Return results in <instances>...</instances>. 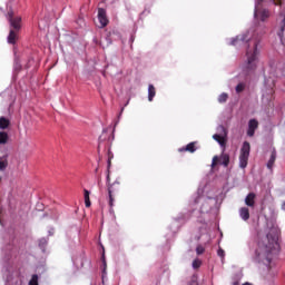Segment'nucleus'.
I'll use <instances>...</instances> for the list:
<instances>
[{
	"label": "nucleus",
	"mask_w": 285,
	"mask_h": 285,
	"mask_svg": "<svg viewBox=\"0 0 285 285\" xmlns=\"http://www.w3.org/2000/svg\"><path fill=\"white\" fill-rule=\"evenodd\" d=\"M248 41L252 43V49H248L246 53L247 61L244 66V70H246V72L257 68V43L259 40H257V37L250 36V32H247L243 36L233 38L230 42V46H242V43H248Z\"/></svg>",
	"instance_id": "1"
},
{
	"label": "nucleus",
	"mask_w": 285,
	"mask_h": 285,
	"mask_svg": "<svg viewBox=\"0 0 285 285\" xmlns=\"http://www.w3.org/2000/svg\"><path fill=\"white\" fill-rule=\"evenodd\" d=\"M278 239L279 228H277V226H272L267 233L268 245H266L264 249L256 250V255L259 257V259H267V262H271L268 254L273 250V248H275V246H277Z\"/></svg>",
	"instance_id": "2"
},
{
	"label": "nucleus",
	"mask_w": 285,
	"mask_h": 285,
	"mask_svg": "<svg viewBox=\"0 0 285 285\" xmlns=\"http://www.w3.org/2000/svg\"><path fill=\"white\" fill-rule=\"evenodd\" d=\"M248 157H250V142L244 141L238 157V166L243 170L248 166Z\"/></svg>",
	"instance_id": "3"
},
{
	"label": "nucleus",
	"mask_w": 285,
	"mask_h": 285,
	"mask_svg": "<svg viewBox=\"0 0 285 285\" xmlns=\"http://www.w3.org/2000/svg\"><path fill=\"white\" fill-rule=\"evenodd\" d=\"M264 0H257L255 3V11H254V17L256 21H266L268 17H271V11L264 9L259 10V3H262Z\"/></svg>",
	"instance_id": "4"
},
{
	"label": "nucleus",
	"mask_w": 285,
	"mask_h": 285,
	"mask_svg": "<svg viewBox=\"0 0 285 285\" xmlns=\"http://www.w3.org/2000/svg\"><path fill=\"white\" fill-rule=\"evenodd\" d=\"M217 132L218 134L213 136V139H215V141H217L222 148H224L226 146V137H228V131H226V128L220 125L217 127Z\"/></svg>",
	"instance_id": "5"
},
{
	"label": "nucleus",
	"mask_w": 285,
	"mask_h": 285,
	"mask_svg": "<svg viewBox=\"0 0 285 285\" xmlns=\"http://www.w3.org/2000/svg\"><path fill=\"white\" fill-rule=\"evenodd\" d=\"M8 20L13 30H21V17L13 18L12 13L9 12Z\"/></svg>",
	"instance_id": "6"
},
{
	"label": "nucleus",
	"mask_w": 285,
	"mask_h": 285,
	"mask_svg": "<svg viewBox=\"0 0 285 285\" xmlns=\"http://www.w3.org/2000/svg\"><path fill=\"white\" fill-rule=\"evenodd\" d=\"M257 128H259V121H257V119H250L248 121V130H247L248 137H254L255 136V130Z\"/></svg>",
	"instance_id": "7"
},
{
	"label": "nucleus",
	"mask_w": 285,
	"mask_h": 285,
	"mask_svg": "<svg viewBox=\"0 0 285 285\" xmlns=\"http://www.w3.org/2000/svg\"><path fill=\"white\" fill-rule=\"evenodd\" d=\"M98 21L100 23V28H106V26H108V17H106V9L98 10Z\"/></svg>",
	"instance_id": "8"
},
{
	"label": "nucleus",
	"mask_w": 285,
	"mask_h": 285,
	"mask_svg": "<svg viewBox=\"0 0 285 285\" xmlns=\"http://www.w3.org/2000/svg\"><path fill=\"white\" fill-rule=\"evenodd\" d=\"M255 193H249L246 198H245V204L246 206H248L249 208H254L255 207Z\"/></svg>",
	"instance_id": "9"
},
{
	"label": "nucleus",
	"mask_w": 285,
	"mask_h": 285,
	"mask_svg": "<svg viewBox=\"0 0 285 285\" xmlns=\"http://www.w3.org/2000/svg\"><path fill=\"white\" fill-rule=\"evenodd\" d=\"M239 217L243 222H248V219H250V212L248 210V207H242L239 209Z\"/></svg>",
	"instance_id": "10"
},
{
	"label": "nucleus",
	"mask_w": 285,
	"mask_h": 285,
	"mask_svg": "<svg viewBox=\"0 0 285 285\" xmlns=\"http://www.w3.org/2000/svg\"><path fill=\"white\" fill-rule=\"evenodd\" d=\"M282 21L279 23V31L277 32L278 37H279V40H281V43H283L284 41V30H285V16L282 14Z\"/></svg>",
	"instance_id": "11"
},
{
	"label": "nucleus",
	"mask_w": 285,
	"mask_h": 285,
	"mask_svg": "<svg viewBox=\"0 0 285 285\" xmlns=\"http://www.w3.org/2000/svg\"><path fill=\"white\" fill-rule=\"evenodd\" d=\"M277 159V151L273 150L269 157V160L267 161V168L269 170H273V166H275V160Z\"/></svg>",
	"instance_id": "12"
},
{
	"label": "nucleus",
	"mask_w": 285,
	"mask_h": 285,
	"mask_svg": "<svg viewBox=\"0 0 285 285\" xmlns=\"http://www.w3.org/2000/svg\"><path fill=\"white\" fill-rule=\"evenodd\" d=\"M7 128H10V119L0 117V130H7Z\"/></svg>",
	"instance_id": "13"
},
{
	"label": "nucleus",
	"mask_w": 285,
	"mask_h": 285,
	"mask_svg": "<svg viewBox=\"0 0 285 285\" xmlns=\"http://www.w3.org/2000/svg\"><path fill=\"white\" fill-rule=\"evenodd\" d=\"M219 161L223 166L228 167V164H230V156H228L227 154H223L220 157H219Z\"/></svg>",
	"instance_id": "14"
},
{
	"label": "nucleus",
	"mask_w": 285,
	"mask_h": 285,
	"mask_svg": "<svg viewBox=\"0 0 285 285\" xmlns=\"http://www.w3.org/2000/svg\"><path fill=\"white\" fill-rule=\"evenodd\" d=\"M17 39H18V36H17L16 31L10 30L9 36H8V43L14 45V43H17Z\"/></svg>",
	"instance_id": "15"
},
{
	"label": "nucleus",
	"mask_w": 285,
	"mask_h": 285,
	"mask_svg": "<svg viewBox=\"0 0 285 285\" xmlns=\"http://www.w3.org/2000/svg\"><path fill=\"white\" fill-rule=\"evenodd\" d=\"M155 95H157V91L155 90V86L149 85L148 86V101H153V99H155Z\"/></svg>",
	"instance_id": "16"
},
{
	"label": "nucleus",
	"mask_w": 285,
	"mask_h": 285,
	"mask_svg": "<svg viewBox=\"0 0 285 285\" xmlns=\"http://www.w3.org/2000/svg\"><path fill=\"white\" fill-rule=\"evenodd\" d=\"M8 139H10L8 132L0 131V146H6V144H8Z\"/></svg>",
	"instance_id": "17"
},
{
	"label": "nucleus",
	"mask_w": 285,
	"mask_h": 285,
	"mask_svg": "<svg viewBox=\"0 0 285 285\" xmlns=\"http://www.w3.org/2000/svg\"><path fill=\"white\" fill-rule=\"evenodd\" d=\"M83 193H85V206L87 208H90V206H91V203H90V191L88 189H85Z\"/></svg>",
	"instance_id": "18"
},
{
	"label": "nucleus",
	"mask_w": 285,
	"mask_h": 285,
	"mask_svg": "<svg viewBox=\"0 0 285 285\" xmlns=\"http://www.w3.org/2000/svg\"><path fill=\"white\" fill-rule=\"evenodd\" d=\"M218 101L219 104H226V101H228V94L226 92L220 94L218 97Z\"/></svg>",
	"instance_id": "19"
},
{
	"label": "nucleus",
	"mask_w": 285,
	"mask_h": 285,
	"mask_svg": "<svg viewBox=\"0 0 285 285\" xmlns=\"http://www.w3.org/2000/svg\"><path fill=\"white\" fill-rule=\"evenodd\" d=\"M29 285H39V276L37 274L32 275Z\"/></svg>",
	"instance_id": "20"
},
{
	"label": "nucleus",
	"mask_w": 285,
	"mask_h": 285,
	"mask_svg": "<svg viewBox=\"0 0 285 285\" xmlns=\"http://www.w3.org/2000/svg\"><path fill=\"white\" fill-rule=\"evenodd\" d=\"M8 168V160L0 158V170L3 171Z\"/></svg>",
	"instance_id": "21"
},
{
	"label": "nucleus",
	"mask_w": 285,
	"mask_h": 285,
	"mask_svg": "<svg viewBox=\"0 0 285 285\" xmlns=\"http://www.w3.org/2000/svg\"><path fill=\"white\" fill-rule=\"evenodd\" d=\"M108 195H109V206L110 208H112V206H115V197H112V190H108Z\"/></svg>",
	"instance_id": "22"
},
{
	"label": "nucleus",
	"mask_w": 285,
	"mask_h": 285,
	"mask_svg": "<svg viewBox=\"0 0 285 285\" xmlns=\"http://www.w3.org/2000/svg\"><path fill=\"white\" fill-rule=\"evenodd\" d=\"M185 150H187L188 153H195L196 148H195V142H190L186 146Z\"/></svg>",
	"instance_id": "23"
},
{
	"label": "nucleus",
	"mask_w": 285,
	"mask_h": 285,
	"mask_svg": "<svg viewBox=\"0 0 285 285\" xmlns=\"http://www.w3.org/2000/svg\"><path fill=\"white\" fill-rule=\"evenodd\" d=\"M244 88H246V86L244 83H238L236 86V92H243Z\"/></svg>",
	"instance_id": "24"
},
{
	"label": "nucleus",
	"mask_w": 285,
	"mask_h": 285,
	"mask_svg": "<svg viewBox=\"0 0 285 285\" xmlns=\"http://www.w3.org/2000/svg\"><path fill=\"white\" fill-rule=\"evenodd\" d=\"M199 266H202V261L195 259V261L193 262V268H199Z\"/></svg>",
	"instance_id": "25"
},
{
	"label": "nucleus",
	"mask_w": 285,
	"mask_h": 285,
	"mask_svg": "<svg viewBox=\"0 0 285 285\" xmlns=\"http://www.w3.org/2000/svg\"><path fill=\"white\" fill-rule=\"evenodd\" d=\"M217 161H219V157L215 156L212 161V167L215 168L217 166Z\"/></svg>",
	"instance_id": "26"
},
{
	"label": "nucleus",
	"mask_w": 285,
	"mask_h": 285,
	"mask_svg": "<svg viewBox=\"0 0 285 285\" xmlns=\"http://www.w3.org/2000/svg\"><path fill=\"white\" fill-rule=\"evenodd\" d=\"M204 250H205V249H204L203 246H198V247L196 248L197 255H203Z\"/></svg>",
	"instance_id": "27"
},
{
	"label": "nucleus",
	"mask_w": 285,
	"mask_h": 285,
	"mask_svg": "<svg viewBox=\"0 0 285 285\" xmlns=\"http://www.w3.org/2000/svg\"><path fill=\"white\" fill-rule=\"evenodd\" d=\"M218 257H225L226 256V252H224V249L219 248L217 252Z\"/></svg>",
	"instance_id": "28"
},
{
	"label": "nucleus",
	"mask_w": 285,
	"mask_h": 285,
	"mask_svg": "<svg viewBox=\"0 0 285 285\" xmlns=\"http://www.w3.org/2000/svg\"><path fill=\"white\" fill-rule=\"evenodd\" d=\"M274 6H282V0H278V1H275V0H272Z\"/></svg>",
	"instance_id": "29"
},
{
	"label": "nucleus",
	"mask_w": 285,
	"mask_h": 285,
	"mask_svg": "<svg viewBox=\"0 0 285 285\" xmlns=\"http://www.w3.org/2000/svg\"><path fill=\"white\" fill-rule=\"evenodd\" d=\"M102 262H104V264L106 266V258L104 257V255H102Z\"/></svg>",
	"instance_id": "30"
},
{
	"label": "nucleus",
	"mask_w": 285,
	"mask_h": 285,
	"mask_svg": "<svg viewBox=\"0 0 285 285\" xmlns=\"http://www.w3.org/2000/svg\"><path fill=\"white\" fill-rule=\"evenodd\" d=\"M282 208H283V210H285V202L283 203Z\"/></svg>",
	"instance_id": "31"
},
{
	"label": "nucleus",
	"mask_w": 285,
	"mask_h": 285,
	"mask_svg": "<svg viewBox=\"0 0 285 285\" xmlns=\"http://www.w3.org/2000/svg\"><path fill=\"white\" fill-rule=\"evenodd\" d=\"M233 285H239V283H238V282H235Z\"/></svg>",
	"instance_id": "32"
}]
</instances>
